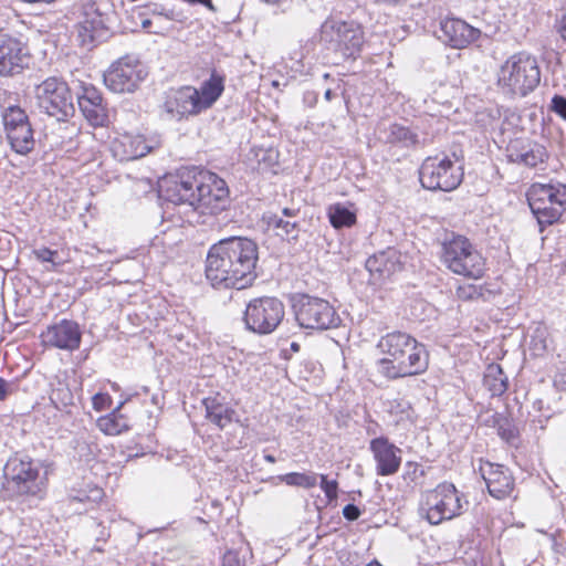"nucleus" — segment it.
Here are the masks:
<instances>
[{
    "label": "nucleus",
    "mask_w": 566,
    "mask_h": 566,
    "mask_svg": "<svg viewBox=\"0 0 566 566\" xmlns=\"http://www.w3.org/2000/svg\"><path fill=\"white\" fill-rule=\"evenodd\" d=\"M3 491L9 497L41 496L46 488V472L38 461L13 457L4 465Z\"/></svg>",
    "instance_id": "39448f33"
},
{
    "label": "nucleus",
    "mask_w": 566,
    "mask_h": 566,
    "mask_svg": "<svg viewBox=\"0 0 566 566\" xmlns=\"http://www.w3.org/2000/svg\"><path fill=\"white\" fill-rule=\"evenodd\" d=\"M262 160H265V156H263L262 158H259V161H262Z\"/></svg>",
    "instance_id": "69168bd1"
},
{
    "label": "nucleus",
    "mask_w": 566,
    "mask_h": 566,
    "mask_svg": "<svg viewBox=\"0 0 566 566\" xmlns=\"http://www.w3.org/2000/svg\"><path fill=\"white\" fill-rule=\"evenodd\" d=\"M149 24H150V21H149V20H145V21L143 22V27H144V28L148 27Z\"/></svg>",
    "instance_id": "680f3d73"
},
{
    "label": "nucleus",
    "mask_w": 566,
    "mask_h": 566,
    "mask_svg": "<svg viewBox=\"0 0 566 566\" xmlns=\"http://www.w3.org/2000/svg\"><path fill=\"white\" fill-rule=\"evenodd\" d=\"M78 107L84 117L95 126H103L107 120L103 97L94 86L83 87V93L77 96Z\"/></svg>",
    "instance_id": "5701e85b"
},
{
    "label": "nucleus",
    "mask_w": 566,
    "mask_h": 566,
    "mask_svg": "<svg viewBox=\"0 0 566 566\" xmlns=\"http://www.w3.org/2000/svg\"><path fill=\"white\" fill-rule=\"evenodd\" d=\"M527 201L543 232L545 227L557 222L566 210V185L533 184L527 192Z\"/></svg>",
    "instance_id": "6e6552de"
},
{
    "label": "nucleus",
    "mask_w": 566,
    "mask_h": 566,
    "mask_svg": "<svg viewBox=\"0 0 566 566\" xmlns=\"http://www.w3.org/2000/svg\"><path fill=\"white\" fill-rule=\"evenodd\" d=\"M25 2H29V3H40V2H44V3H51L53 2L54 0H24Z\"/></svg>",
    "instance_id": "6e6d98bb"
},
{
    "label": "nucleus",
    "mask_w": 566,
    "mask_h": 566,
    "mask_svg": "<svg viewBox=\"0 0 566 566\" xmlns=\"http://www.w3.org/2000/svg\"><path fill=\"white\" fill-rule=\"evenodd\" d=\"M294 307L295 318L303 328L329 329L340 324V317L326 300L303 295Z\"/></svg>",
    "instance_id": "ddd939ff"
},
{
    "label": "nucleus",
    "mask_w": 566,
    "mask_h": 566,
    "mask_svg": "<svg viewBox=\"0 0 566 566\" xmlns=\"http://www.w3.org/2000/svg\"><path fill=\"white\" fill-rule=\"evenodd\" d=\"M292 348L296 350V349L298 348V345H297V344H295V343H293V344H292Z\"/></svg>",
    "instance_id": "e2e57ef3"
},
{
    "label": "nucleus",
    "mask_w": 566,
    "mask_h": 566,
    "mask_svg": "<svg viewBox=\"0 0 566 566\" xmlns=\"http://www.w3.org/2000/svg\"><path fill=\"white\" fill-rule=\"evenodd\" d=\"M50 400L57 409H61L73 403V395L67 386L60 384L52 390Z\"/></svg>",
    "instance_id": "4c0bfd02"
},
{
    "label": "nucleus",
    "mask_w": 566,
    "mask_h": 566,
    "mask_svg": "<svg viewBox=\"0 0 566 566\" xmlns=\"http://www.w3.org/2000/svg\"><path fill=\"white\" fill-rule=\"evenodd\" d=\"M262 160H265V156H263L262 158H259V161H262Z\"/></svg>",
    "instance_id": "338daca9"
},
{
    "label": "nucleus",
    "mask_w": 566,
    "mask_h": 566,
    "mask_svg": "<svg viewBox=\"0 0 566 566\" xmlns=\"http://www.w3.org/2000/svg\"><path fill=\"white\" fill-rule=\"evenodd\" d=\"M120 405L111 413L97 419V427L101 431L109 436H116L129 429L126 417L119 412Z\"/></svg>",
    "instance_id": "7c9ffc66"
},
{
    "label": "nucleus",
    "mask_w": 566,
    "mask_h": 566,
    "mask_svg": "<svg viewBox=\"0 0 566 566\" xmlns=\"http://www.w3.org/2000/svg\"><path fill=\"white\" fill-rule=\"evenodd\" d=\"M343 515L348 521H356L360 516V510L355 504H347L343 509Z\"/></svg>",
    "instance_id": "09e8293b"
},
{
    "label": "nucleus",
    "mask_w": 566,
    "mask_h": 566,
    "mask_svg": "<svg viewBox=\"0 0 566 566\" xmlns=\"http://www.w3.org/2000/svg\"><path fill=\"white\" fill-rule=\"evenodd\" d=\"M554 386L558 390L566 391V366L560 368L554 376Z\"/></svg>",
    "instance_id": "de8ad7c7"
},
{
    "label": "nucleus",
    "mask_w": 566,
    "mask_h": 566,
    "mask_svg": "<svg viewBox=\"0 0 566 566\" xmlns=\"http://www.w3.org/2000/svg\"><path fill=\"white\" fill-rule=\"evenodd\" d=\"M480 35L481 31L464 20L446 18L440 22L438 38L451 48L463 49L476 41Z\"/></svg>",
    "instance_id": "a211bd4d"
},
{
    "label": "nucleus",
    "mask_w": 566,
    "mask_h": 566,
    "mask_svg": "<svg viewBox=\"0 0 566 566\" xmlns=\"http://www.w3.org/2000/svg\"><path fill=\"white\" fill-rule=\"evenodd\" d=\"M493 424L497 428L499 436L507 441L512 442L517 437V431L514 426L510 423V421L502 417L499 413H494L491 416Z\"/></svg>",
    "instance_id": "e433bc0d"
},
{
    "label": "nucleus",
    "mask_w": 566,
    "mask_h": 566,
    "mask_svg": "<svg viewBox=\"0 0 566 566\" xmlns=\"http://www.w3.org/2000/svg\"><path fill=\"white\" fill-rule=\"evenodd\" d=\"M78 21L91 23V25L104 27L99 9L93 0H82L78 13ZM93 28V27H90Z\"/></svg>",
    "instance_id": "72a5a7b5"
},
{
    "label": "nucleus",
    "mask_w": 566,
    "mask_h": 566,
    "mask_svg": "<svg viewBox=\"0 0 566 566\" xmlns=\"http://www.w3.org/2000/svg\"><path fill=\"white\" fill-rule=\"evenodd\" d=\"M103 497V490L99 488H92L90 491L81 490L76 494H70L69 500L71 503H87L97 502Z\"/></svg>",
    "instance_id": "ea45409f"
},
{
    "label": "nucleus",
    "mask_w": 566,
    "mask_h": 566,
    "mask_svg": "<svg viewBox=\"0 0 566 566\" xmlns=\"http://www.w3.org/2000/svg\"><path fill=\"white\" fill-rule=\"evenodd\" d=\"M268 227L276 232L277 235L287 241L297 240L300 234V222L297 220L284 219L275 213L264 216Z\"/></svg>",
    "instance_id": "cd10ccee"
},
{
    "label": "nucleus",
    "mask_w": 566,
    "mask_h": 566,
    "mask_svg": "<svg viewBox=\"0 0 566 566\" xmlns=\"http://www.w3.org/2000/svg\"><path fill=\"white\" fill-rule=\"evenodd\" d=\"M155 144L142 135L123 134L112 142L111 151L118 161H129L150 153L156 147Z\"/></svg>",
    "instance_id": "412c9836"
},
{
    "label": "nucleus",
    "mask_w": 566,
    "mask_h": 566,
    "mask_svg": "<svg viewBox=\"0 0 566 566\" xmlns=\"http://www.w3.org/2000/svg\"><path fill=\"white\" fill-rule=\"evenodd\" d=\"M369 450L376 463V473L380 476L394 475L401 465V450L386 437H378L369 442Z\"/></svg>",
    "instance_id": "f3484780"
},
{
    "label": "nucleus",
    "mask_w": 566,
    "mask_h": 566,
    "mask_svg": "<svg viewBox=\"0 0 566 566\" xmlns=\"http://www.w3.org/2000/svg\"><path fill=\"white\" fill-rule=\"evenodd\" d=\"M397 408L398 410H400L402 413H409V410H410V403L407 402V401H395L394 403H391V411Z\"/></svg>",
    "instance_id": "8fccbe9b"
},
{
    "label": "nucleus",
    "mask_w": 566,
    "mask_h": 566,
    "mask_svg": "<svg viewBox=\"0 0 566 566\" xmlns=\"http://www.w3.org/2000/svg\"><path fill=\"white\" fill-rule=\"evenodd\" d=\"M532 416V423L535 428L544 429L547 420L551 418L552 413L548 409H545L544 401L537 399L533 402V412L530 413Z\"/></svg>",
    "instance_id": "58836bf2"
},
{
    "label": "nucleus",
    "mask_w": 566,
    "mask_h": 566,
    "mask_svg": "<svg viewBox=\"0 0 566 566\" xmlns=\"http://www.w3.org/2000/svg\"><path fill=\"white\" fill-rule=\"evenodd\" d=\"M264 460L269 463H274L276 460H275V457L272 455V454H265L264 455Z\"/></svg>",
    "instance_id": "4d7b16f0"
},
{
    "label": "nucleus",
    "mask_w": 566,
    "mask_h": 566,
    "mask_svg": "<svg viewBox=\"0 0 566 566\" xmlns=\"http://www.w3.org/2000/svg\"><path fill=\"white\" fill-rule=\"evenodd\" d=\"M30 55L17 38L0 34V75L14 76L28 67Z\"/></svg>",
    "instance_id": "2eb2a0df"
},
{
    "label": "nucleus",
    "mask_w": 566,
    "mask_h": 566,
    "mask_svg": "<svg viewBox=\"0 0 566 566\" xmlns=\"http://www.w3.org/2000/svg\"><path fill=\"white\" fill-rule=\"evenodd\" d=\"M507 157L511 163L536 168L547 159L546 148L537 143L515 142L507 148Z\"/></svg>",
    "instance_id": "b1692460"
},
{
    "label": "nucleus",
    "mask_w": 566,
    "mask_h": 566,
    "mask_svg": "<svg viewBox=\"0 0 566 566\" xmlns=\"http://www.w3.org/2000/svg\"><path fill=\"white\" fill-rule=\"evenodd\" d=\"M224 90V76L217 71H212L210 77L206 80L200 88H197V101L200 111L210 108L221 96Z\"/></svg>",
    "instance_id": "393cba45"
},
{
    "label": "nucleus",
    "mask_w": 566,
    "mask_h": 566,
    "mask_svg": "<svg viewBox=\"0 0 566 566\" xmlns=\"http://www.w3.org/2000/svg\"><path fill=\"white\" fill-rule=\"evenodd\" d=\"M317 478L318 475L316 473L292 472L282 475L281 480L287 485L311 489L317 484Z\"/></svg>",
    "instance_id": "f704fd0d"
},
{
    "label": "nucleus",
    "mask_w": 566,
    "mask_h": 566,
    "mask_svg": "<svg viewBox=\"0 0 566 566\" xmlns=\"http://www.w3.org/2000/svg\"><path fill=\"white\" fill-rule=\"evenodd\" d=\"M310 97H312L313 102L316 101V96L313 93H306L305 94V101H307Z\"/></svg>",
    "instance_id": "13d9d810"
},
{
    "label": "nucleus",
    "mask_w": 566,
    "mask_h": 566,
    "mask_svg": "<svg viewBox=\"0 0 566 566\" xmlns=\"http://www.w3.org/2000/svg\"><path fill=\"white\" fill-rule=\"evenodd\" d=\"M553 111L566 119V98L560 95H555L552 99Z\"/></svg>",
    "instance_id": "a18cd8bd"
},
{
    "label": "nucleus",
    "mask_w": 566,
    "mask_h": 566,
    "mask_svg": "<svg viewBox=\"0 0 566 566\" xmlns=\"http://www.w3.org/2000/svg\"><path fill=\"white\" fill-rule=\"evenodd\" d=\"M197 98V88L184 86L170 91L164 102V111L171 119L180 120L185 117L201 113Z\"/></svg>",
    "instance_id": "6ab92c4d"
},
{
    "label": "nucleus",
    "mask_w": 566,
    "mask_h": 566,
    "mask_svg": "<svg viewBox=\"0 0 566 566\" xmlns=\"http://www.w3.org/2000/svg\"><path fill=\"white\" fill-rule=\"evenodd\" d=\"M400 255L395 249L374 254L366 261V269L374 283H380L401 270Z\"/></svg>",
    "instance_id": "4be33fe9"
},
{
    "label": "nucleus",
    "mask_w": 566,
    "mask_h": 566,
    "mask_svg": "<svg viewBox=\"0 0 566 566\" xmlns=\"http://www.w3.org/2000/svg\"><path fill=\"white\" fill-rule=\"evenodd\" d=\"M319 41L342 59H356L364 44V32L355 21L329 18L321 25Z\"/></svg>",
    "instance_id": "1a4fd4ad"
},
{
    "label": "nucleus",
    "mask_w": 566,
    "mask_h": 566,
    "mask_svg": "<svg viewBox=\"0 0 566 566\" xmlns=\"http://www.w3.org/2000/svg\"><path fill=\"white\" fill-rule=\"evenodd\" d=\"M463 495L454 484L443 482L422 494L419 512L431 525H439L460 516L464 511Z\"/></svg>",
    "instance_id": "0eeeda50"
},
{
    "label": "nucleus",
    "mask_w": 566,
    "mask_h": 566,
    "mask_svg": "<svg viewBox=\"0 0 566 566\" xmlns=\"http://www.w3.org/2000/svg\"><path fill=\"white\" fill-rule=\"evenodd\" d=\"M2 119L6 132L30 124L24 109L15 104L3 105Z\"/></svg>",
    "instance_id": "473e14b6"
},
{
    "label": "nucleus",
    "mask_w": 566,
    "mask_h": 566,
    "mask_svg": "<svg viewBox=\"0 0 566 566\" xmlns=\"http://www.w3.org/2000/svg\"><path fill=\"white\" fill-rule=\"evenodd\" d=\"M33 254L38 261L51 264V266L46 268L49 271L55 270L61 264V261L56 260L59 256L57 251H53L49 248L43 247L33 250Z\"/></svg>",
    "instance_id": "a19ab883"
},
{
    "label": "nucleus",
    "mask_w": 566,
    "mask_h": 566,
    "mask_svg": "<svg viewBox=\"0 0 566 566\" xmlns=\"http://www.w3.org/2000/svg\"><path fill=\"white\" fill-rule=\"evenodd\" d=\"M480 472L491 496L503 500L511 495L514 479L509 469L502 464L484 462L480 465Z\"/></svg>",
    "instance_id": "aec40b11"
},
{
    "label": "nucleus",
    "mask_w": 566,
    "mask_h": 566,
    "mask_svg": "<svg viewBox=\"0 0 566 566\" xmlns=\"http://www.w3.org/2000/svg\"><path fill=\"white\" fill-rule=\"evenodd\" d=\"M222 566H245V562L241 558L239 552L230 549L222 557Z\"/></svg>",
    "instance_id": "37998d69"
},
{
    "label": "nucleus",
    "mask_w": 566,
    "mask_h": 566,
    "mask_svg": "<svg viewBox=\"0 0 566 566\" xmlns=\"http://www.w3.org/2000/svg\"><path fill=\"white\" fill-rule=\"evenodd\" d=\"M93 407L95 410H104L107 405L111 402V397L107 394H96L94 395L93 399Z\"/></svg>",
    "instance_id": "49530a36"
},
{
    "label": "nucleus",
    "mask_w": 566,
    "mask_h": 566,
    "mask_svg": "<svg viewBox=\"0 0 566 566\" xmlns=\"http://www.w3.org/2000/svg\"><path fill=\"white\" fill-rule=\"evenodd\" d=\"M9 384L3 378H0V401L4 400L8 396Z\"/></svg>",
    "instance_id": "603ef678"
},
{
    "label": "nucleus",
    "mask_w": 566,
    "mask_h": 566,
    "mask_svg": "<svg viewBox=\"0 0 566 566\" xmlns=\"http://www.w3.org/2000/svg\"><path fill=\"white\" fill-rule=\"evenodd\" d=\"M91 23H84V21H78L76 25L77 41L82 46L91 48L98 34V32L104 28L99 25H92Z\"/></svg>",
    "instance_id": "c9c22d12"
},
{
    "label": "nucleus",
    "mask_w": 566,
    "mask_h": 566,
    "mask_svg": "<svg viewBox=\"0 0 566 566\" xmlns=\"http://www.w3.org/2000/svg\"><path fill=\"white\" fill-rule=\"evenodd\" d=\"M509 379L499 364H490L484 373L483 386L491 396H502L507 390Z\"/></svg>",
    "instance_id": "c85d7f7f"
},
{
    "label": "nucleus",
    "mask_w": 566,
    "mask_h": 566,
    "mask_svg": "<svg viewBox=\"0 0 566 566\" xmlns=\"http://www.w3.org/2000/svg\"><path fill=\"white\" fill-rule=\"evenodd\" d=\"M334 94H333V91L331 88L326 90L325 91V94H324V97L327 102L332 101Z\"/></svg>",
    "instance_id": "5fc2aeb1"
},
{
    "label": "nucleus",
    "mask_w": 566,
    "mask_h": 566,
    "mask_svg": "<svg viewBox=\"0 0 566 566\" xmlns=\"http://www.w3.org/2000/svg\"><path fill=\"white\" fill-rule=\"evenodd\" d=\"M419 179L426 189L451 191L461 184L463 171L448 156L428 157L420 166Z\"/></svg>",
    "instance_id": "f8f14e48"
},
{
    "label": "nucleus",
    "mask_w": 566,
    "mask_h": 566,
    "mask_svg": "<svg viewBox=\"0 0 566 566\" xmlns=\"http://www.w3.org/2000/svg\"><path fill=\"white\" fill-rule=\"evenodd\" d=\"M367 566H381L378 562H371Z\"/></svg>",
    "instance_id": "052dcab7"
},
{
    "label": "nucleus",
    "mask_w": 566,
    "mask_h": 566,
    "mask_svg": "<svg viewBox=\"0 0 566 566\" xmlns=\"http://www.w3.org/2000/svg\"><path fill=\"white\" fill-rule=\"evenodd\" d=\"M541 67L536 56L518 52L511 55L496 73V85L509 98H523L534 92L541 83Z\"/></svg>",
    "instance_id": "20e7f679"
},
{
    "label": "nucleus",
    "mask_w": 566,
    "mask_h": 566,
    "mask_svg": "<svg viewBox=\"0 0 566 566\" xmlns=\"http://www.w3.org/2000/svg\"><path fill=\"white\" fill-rule=\"evenodd\" d=\"M145 65L133 56H124L114 62L104 73V83L114 93H132L146 78Z\"/></svg>",
    "instance_id": "4468645a"
},
{
    "label": "nucleus",
    "mask_w": 566,
    "mask_h": 566,
    "mask_svg": "<svg viewBox=\"0 0 566 566\" xmlns=\"http://www.w3.org/2000/svg\"><path fill=\"white\" fill-rule=\"evenodd\" d=\"M457 295L461 300H472L480 295L478 287L475 285L469 284L459 286L457 289Z\"/></svg>",
    "instance_id": "c03bdc74"
},
{
    "label": "nucleus",
    "mask_w": 566,
    "mask_h": 566,
    "mask_svg": "<svg viewBox=\"0 0 566 566\" xmlns=\"http://www.w3.org/2000/svg\"><path fill=\"white\" fill-rule=\"evenodd\" d=\"M284 315L285 307L282 301L272 296H262L248 303L243 322L250 332L268 335L279 327Z\"/></svg>",
    "instance_id": "9b49d317"
},
{
    "label": "nucleus",
    "mask_w": 566,
    "mask_h": 566,
    "mask_svg": "<svg viewBox=\"0 0 566 566\" xmlns=\"http://www.w3.org/2000/svg\"><path fill=\"white\" fill-rule=\"evenodd\" d=\"M321 478V489L325 493L327 500L329 502L337 499V490H338V483L336 480L328 481L327 476L324 474L319 475Z\"/></svg>",
    "instance_id": "79ce46f5"
},
{
    "label": "nucleus",
    "mask_w": 566,
    "mask_h": 566,
    "mask_svg": "<svg viewBox=\"0 0 566 566\" xmlns=\"http://www.w3.org/2000/svg\"><path fill=\"white\" fill-rule=\"evenodd\" d=\"M300 210L298 209H292V208H284L282 210V216L284 219H291L296 220L298 216Z\"/></svg>",
    "instance_id": "3c124183"
},
{
    "label": "nucleus",
    "mask_w": 566,
    "mask_h": 566,
    "mask_svg": "<svg viewBox=\"0 0 566 566\" xmlns=\"http://www.w3.org/2000/svg\"><path fill=\"white\" fill-rule=\"evenodd\" d=\"M327 217L333 228H350L356 221V211L344 203H333L327 208Z\"/></svg>",
    "instance_id": "c756f323"
},
{
    "label": "nucleus",
    "mask_w": 566,
    "mask_h": 566,
    "mask_svg": "<svg viewBox=\"0 0 566 566\" xmlns=\"http://www.w3.org/2000/svg\"><path fill=\"white\" fill-rule=\"evenodd\" d=\"M40 337L44 346L72 352L80 347L82 333L76 322L64 318L48 326Z\"/></svg>",
    "instance_id": "dca6fc26"
},
{
    "label": "nucleus",
    "mask_w": 566,
    "mask_h": 566,
    "mask_svg": "<svg viewBox=\"0 0 566 566\" xmlns=\"http://www.w3.org/2000/svg\"><path fill=\"white\" fill-rule=\"evenodd\" d=\"M377 348L382 355L377 361V369L387 379L417 376L428 368L426 346L405 332L396 331L381 336Z\"/></svg>",
    "instance_id": "7ed1b4c3"
},
{
    "label": "nucleus",
    "mask_w": 566,
    "mask_h": 566,
    "mask_svg": "<svg viewBox=\"0 0 566 566\" xmlns=\"http://www.w3.org/2000/svg\"><path fill=\"white\" fill-rule=\"evenodd\" d=\"M106 532H105V528L102 530L101 534H99V537L98 538H104L106 536Z\"/></svg>",
    "instance_id": "bf43d9fd"
},
{
    "label": "nucleus",
    "mask_w": 566,
    "mask_h": 566,
    "mask_svg": "<svg viewBox=\"0 0 566 566\" xmlns=\"http://www.w3.org/2000/svg\"><path fill=\"white\" fill-rule=\"evenodd\" d=\"M206 408V418L219 429H224L235 417V411L217 397H208L203 399Z\"/></svg>",
    "instance_id": "a878e982"
},
{
    "label": "nucleus",
    "mask_w": 566,
    "mask_h": 566,
    "mask_svg": "<svg viewBox=\"0 0 566 566\" xmlns=\"http://www.w3.org/2000/svg\"><path fill=\"white\" fill-rule=\"evenodd\" d=\"M36 106L42 113L66 120L74 114V104L71 90L62 78L51 76L34 87Z\"/></svg>",
    "instance_id": "9d476101"
},
{
    "label": "nucleus",
    "mask_w": 566,
    "mask_h": 566,
    "mask_svg": "<svg viewBox=\"0 0 566 566\" xmlns=\"http://www.w3.org/2000/svg\"><path fill=\"white\" fill-rule=\"evenodd\" d=\"M441 262L451 272L470 279H480L485 271L481 253L463 235L450 234L441 244Z\"/></svg>",
    "instance_id": "423d86ee"
},
{
    "label": "nucleus",
    "mask_w": 566,
    "mask_h": 566,
    "mask_svg": "<svg viewBox=\"0 0 566 566\" xmlns=\"http://www.w3.org/2000/svg\"><path fill=\"white\" fill-rule=\"evenodd\" d=\"M382 134L386 143L399 144L403 147H410L418 143L416 134L409 128L398 124L389 125L388 128L382 130Z\"/></svg>",
    "instance_id": "2f4dec72"
},
{
    "label": "nucleus",
    "mask_w": 566,
    "mask_h": 566,
    "mask_svg": "<svg viewBox=\"0 0 566 566\" xmlns=\"http://www.w3.org/2000/svg\"><path fill=\"white\" fill-rule=\"evenodd\" d=\"M11 148L20 155H28L34 148L35 140L31 124L6 132Z\"/></svg>",
    "instance_id": "bb28decb"
},
{
    "label": "nucleus",
    "mask_w": 566,
    "mask_h": 566,
    "mask_svg": "<svg viewBox=\"0 0 566 566\" xmlns=\"http://www.w3.org/2000/svg\"><path fill=\"white\" fill-rule=\"evenodd\" d=\"M160 15H164L168 20H176L175 12L172 10H167L165 12H160Z\"/></svg>",
    "instance_id": "864d4df0"
},
{
    "label": "nucleus",
    "mask_w": 566,
    "mask_h": 566,
    "mask_svg": "<svg viewBox=\"0 0 566 566\" xmlns=\"http://www.w3.org/2000/svg\"><path fill=\"white\" fill-rule=\"evenodd\" d=\"M269 158L271 159L272 158V155H273V150H269Z\"/></svg>",
    "instance_id": "0e129e2a"
},
{
    "label": "nucleus",
    "mask_w": 566,
    "mask_h": 566,
    "mask_svg": "<svg viewBox=\"0 0 566 566\" xmlns=\"http://www.w3.org/2000/svg\"><path fill=\"white\" fill-rule=\"evenodd\" d=\"M258 244L243 237H230L210 247L206 277L213 287L242 290L256 279Z\"/></svg>",
    "instance_id": "f257e3e1"
},
{
    "label": "nucleus",
    "mask_w": 566,
    "mask_h": 566,
    "mask_svg": "<svg viewBox=\"0 0 566 566\" xmlns=\"http://www.w3.org/2000/svg\"><path fill=\"white\" fill-rule=\"evenodd\" d=\"M159 197L184 206L185 212L217 214L229 206V188L223 179L210 171L169 176L159 182Z\"/></svg>",
    "instance_id": "f03ea898"
}]
</instances>
